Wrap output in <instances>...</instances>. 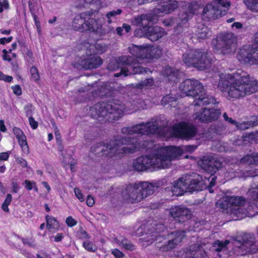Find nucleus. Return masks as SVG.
I'll list each match as a JSON object with an SVG mask.
<instances>
[{
  "label": "nucleus",
  "instance_id": "obj_56",
  "mask_svg": "<svg viewBox=\"0 0 258 258\" xmlns=\"http://www.w3.org/2000/svg\"><path fill=\"white\" fill-rule=\"evenodd\" d=\"M9 8V2L8 0H2L0 2V13H2L4 9H7Z\"/></svg>",
  "mask_w": 258,
  "mask_h": 258
},
{
  "label": "nucleus",
  "instance_id": "obj_31",
  "mask_svg": "<svg viewBox=\"0 0 258 258\" xmlns=\"http://www.w3.org/2000/svg\"><path fill=\"white\" fill-rule=\"evenodd\" d=\"M164 76L168 77V80L176 82L178 79L179 72L178 70L174 69L169 66L166 67L162 71Z\"/></svg>",
  "mask_w": 258,
  "mask_h": 258
},
{
  "label": "nucleus",
  "instance_id": "obj_48",
  "mask_svg": "<svg viewBox=\"0 0 258 258\" xmlns=\"http://www.w3.org/2000/svg\"><path fill=\"white\" fill-rule=\"evenodd\" d=\"M30 73L31 78L34 81H37L39 79V75L37 68L35 67H32L30 69Z\"/></svg>",
  "mask_w": 258,
  "mask_h": 258
},
{
  "label": "nucleus",
  "instance_id": "obj_6",
  "mask_svg": "<svg viewBox=\"0 0 258 258\" xmlns=\"http://www.w3.org/2000/svg\"><path fill=\"white\" fill-rule=\"evenodd\" d=\"M179 89L184 94L195 98V106L215 104L216 99L212 96L207 95L201 83L195 79H186L182 82Z\"/></svg>",
  "mask_w": 258,
  "mask_h": 258
},
{
  "label": "nucleus",
  "instance_id": "obj_63",
  "mask_svg": "<svg viewBox=\"0 0 258 258\" xmlns=\"http://www.w3.org/2000/svg\"><path fill=\"white\" fill-rule=\"evenodd\" d=\"M9 157V154L8 152L0 153V160H7Z\"/></svg>",
  "mask_w": 258,
  "mask_h": 258
},
{
  "label": "nucleus",
  "instance_id": "obj_62",
  "mask_svg": "<svg viewBox=\"0 0 258 258\" xmlns=\"http://www.w3.org/2000/svg\"><path fill=\"white\" fill-rule=\"evenodd\" d=\"M223 117L226 121H227L231 124H235L236 123V122L234 120L232 119V118L228 117L226 113H224L223 114Z\"/></svg>",
  "mask_w": 258,
  "mask_h": 258
},
{
  "label": "nucleus",
  "instance_id": "obj_38",
  "mask_svg": "<svg viewBox=\"0 0 258 258\" xmlns=\"http://www.w3.org/2000/svg\"><path fill=\"white\" fill-rule=\"evenodd\" d=\"M111 88L110 86L104 85L101 86L100 88L95 91V95L99 96L101 97H107L111 95Z\"/></svg>",
  "mask_w": 258,
  "mask_h": 258
},
{
  "label": "nucleus",
  "instance_id": "obj_29",
  "mask_svg": "<svg viewBox=\"0 0 258 258\" xmlns=\"http://www.w3.org/2000/svg\"><path fill=\"white\" fill-rule=\"evenodd\" d=\"M102 59L100 57L94 56L82 61V68L85 70L96 69L102 63Z\"/></svg>",
  "mask_w": 258,
  "mask_h": 258
},
{
  "label": "nucleus",
  "instance_id": "obj_54",
  "mask_svg": "<svg viewBox=\"0 0 258 258\" xmlns=\"http://www.w3.org/2000/svg\"><path fill=\"white\" fill-rule=\"evenodd\" d=\"M162 23L165 26H170L173 25L175 23H176V19H175L174 18L165 19L163 21Z\"/></svg>",
  "mask_w": 258,
  "mask_h": 258
},
{
  "label": "nucleus",
  "instance_id": "obj_45",
  "mask_svg": "<svg viewBox=\"0 0 258 258\" xmlns=\"http://www.w3.org/2000/svg\"><path fill=\"white\" fill-rule=\"evenodd\" d=\"M151 51L150 53L151 54V58H159L162 54L163 50L162 49L159 47L157 46L156 47H153L150 46Z\"/></svg>",
  "mask_w": 258,
  "mask_h": 258
},
{
  "label": "nucleus",
  "instance_id": "obj_58",
  "mask_svg": "<svg viewBox=\"0 0 258 258\" xmlns=\"http://www.w3.org/2000/svg\"><path fill=\"white\" fill-rule=\"evenodd\" d=\"M29 122L31 128L33 130H35L37 127L38 122L36 121L32 116H29Z\"/></svg>",
  "mask_w": 258,
  "mask_h": 258
},
{
  "label": "nucleus",
  "instance_id": "obj_41",
  "mask_svg": "<svg viewBox=\"0 0 258 258\" xmlns=\"http://www.w3.org/2000/svg\"><path fill=\"white\" fill-rule=\"evenodd\" d=\"M247 8L254 13H258V0H243Z\"/></svg>",
  "mask_w": 258,
  "mask_h": 258
},
{
  "label": "nucleus",
  "instance_id": "obj_61",
  "mask_svg": "<svg viewBox=\"0 0 258 258\" xmlns=\"http://www.w3.org/2000/svg\"><path fill=\"white\" fill-rule=\"evenodd\" d=\"M17 161L18 163L20 164L23 167H26L27 166V161L21 157H19L17 159Z\"/></svg>",
  "mask_w": 258,
  "mask_h": 258
},
{
  "label": "nucleus",
  "instance_id": "obj_23",
  "mask_svg": "<svg viewBox=\"0 0 258 258\" xmlns=\"http://www.w3.org/2000/svg\"><path fill=\"white\" fill-rule=\"evenodd\" d=\"M199 165L205 171L212 174L221 167L222 163L216 158L207 157L200 161Z\"/></svg>",
  "mask_w": 258,
  "mask_h": 258
},
{
  "label": "nucleus",
  "instance_id": "obj_19",
  "mask_svg": "<svg viewBox=\"0 0 258 258\" xmlns=\"http://www.w3.org/2000/svg\"><path fill=\"white\" fill-rule=\"evenodd\" d=\"M221 114L220 109L214 108H203L195 114V118L202 122L209 123L215 121L219 117Z\"/></svg>",
  "mask_w": 258,
  "mask_h": 258
},
{
  "label": "nucleus",
  "instance_id": "obj_52",
  "mask_svg": "<svg viewBox=\"0 0 258 258\" xmlns=\"http://www.w3.org/2000/svg\"><path fill=\"white\" fill-rule=\"evenodd\" d=\"M66 224L69 227H73L77 224V221L72 216H69L66 219Z\"/></svg>",
  "mask_w": 258,
  "mask_h": 258
},
{
  "label": "nucleus",
  "instance_id": "obj_36",
  "mask_svg": "<svg viewBox=\"0 0 258 258\" xmlns=\"http://www.w3.org/2000/svg\"><path fill=\"white\" fill-rule=\"evenodd\" d=\"M241 162L247 164H258V153L244 156L241 158Z\"/></svg>",
  "mask_w": 258,
  "mask_h": 258
},
{
  "label": "nucleus",
  "instance_id": "obj_14",
  "mask_svg": "<svg viewBox=\"0 0 258 258\" xmlns=\"http://www.w3.org/2000/svg\"><path fill=\"white\" fill-rule=\"evenodd\" d=\"M197 148L196 146L188 145L182 147L166 146L162 148L165 158L169 168L172 162L178 159L184 152L192 153Z\"/></svg>",
  "mask_w": 258,
  "mask_h": 258
},
{
  "label": "nucleus",
  "instance_id": "obj_3",
  "mask_svg": "<svg viewBox=\"0 0 258 258\" xmlns=\"http://www.w3.org/2000/svg\"><path fill=\"white\" fill-rule=\"evenodd\" d=\"M162 224L156 225L155 232L152 231L147 237L140 239L142 246H147L155 241V245L161 251H167L175 248L185 236L184 231H176L169 233L166 237L158 234L164 229Z\"/></svg>",
  "mask_w": 258,
  "mask_h": 258
},
{
  "label": "nucleus",
  "instance_id": "obj_49",
  "mask_svg": "<svg viewBox=\"0 0 258 258\" xmlns=\"http://www.w3.org/2000/svg\"><path fill=\"white\" fill-rule=\"evenodd\" d=\"M13 132L17 139L22 138L23 136H26L23 132L18 127H15L13 129Z\"/></svg>",
  "mask_w": 258,
  "mask_h": 258
},
{
  "label": "nucleus",
  "instance_id": "obj_5",
  "mask_svg": "<svg viewBox=\"0 0 258 258\" xmlns=\"http://www.w3.org/2000/svg\"><path fill=\"white\" fill-rule=\"evenodd\" d=\"M125 110L124 104L119 101L97 103L90 108V113L92 118L98 119L104 118L106 120L118 119Z\"/></svg>",
  "mask_w": 258,
  "mask_h": 258
},
{
  "label": "nucleus",
  "instance_id": "obj_39",
  "mask_svg": "<svg viewBox=\"0 0 258 258\" xmlns=\"http://www.w3.org/2000/svg\"><path fill=\"white\" fill-rule=\"evenodd\" d=\"M122 13V10L118 9L116 10H112L106 13L105 17L108 24L113 22V20L116 18V16L120 15Z\"/></svg>",
  "mask_w": 258,
  "mask_h": 258
},
{
  "label": "nucleus",
  "instance_id": "obj_16",
  "mask_svg": "<svg viewBox=\"0 0 258 258\" xmlns=\"http://www.w3.org/2000/svg\"><path fill=\"white\" fill-rule=\"evenodd\" d=\"M171 132L175 137L189 140L196 136L197 130L196 127L191 124L180 122L172 127Z\"/></svg>",
  "mask_w": 258,
  "mask_h": 258
},
{
  "label": "nucleus",
  "instance_id": "obj_18",
  "mask_svg": "<svg viewBox=\"0 0 258 258\" xmlns=\"http://www.w3.org/2000/svg\"><path fill=\"white\" fill-rule=\"evenodd\" d=\"M237 57L242 63L257 64H258V47L250 48L249 46H244L238 52Z\"/></svg>",
  "mask_w": 258,
  "mask_h": 258
},
{
  "label": "nucleus",
  "instance_id": "obj_9",
  "mask_svg": "<svg viewBox=\"0 0 258 258\" xmlns=\"http://www.w3.org/2000/svg\"><path fill=\"white\" fill-rule=\"evenodd\" d=\"M182 59L186 65L201 71L210 68L213 61L211 54L201 49L187 50L183 54Z\"/></svg>",
  "mask_w": 258,
  "mask_h": 258
},
{
  "label": "nucleus",
  "instance_id": "obj_59",
  "mask_svg": "<svg viewBox=\"0 0 258 258\" xmlns=\"http://www.w3.org/2000/svg\"><path fill=\"white\" fill-rule=\"evenodd\" d=\"M114 31V28L111 26H108L107 27L104 28L102 30V32H101L102 35H105L106 34H108L111 33V32Z\"/></svg>",
  "mask_w": 258,
  "mask_h": 258
},
{
  "label": "nucleus",
  "instance_id": "obj_60",
  "mask_svg": "<svg viewBox=\"0 0 258 258\" xmlns=\"http://www.w3.org/2000/svg\"><path fill=\"white\" fill-rule=\"evenodd\" d=\"M95 202L93 197L91 196H88L86 204L89 207H92L94 205Z\"/></svg>",
  "mask_w": 258,
  "mask_h": 258
},
{
  "label": "nucleus",
  "instance_id": "obj_34",
  "mask_svg": "<svg viewBox=\"0 0 258 258\" xmlns=\"http://www.w3.org/2000/svg\"><path fill=\"white\" fill-rule=\"evenodd\" d=\"M114 242L118 245H122L125 249L133 250L135 249V246L125 238L119 236L114 239Z\"/></svg>",
  "mask_w": 258,
  "mask_h": 258
},
{
  "label": "nucleus",
  "instance_id": "obj_64",
  "mask_svg": "<svg viewBox=\"0 0 258 258\" xmlns=\"http://www.w3.org/2000/svg\"><path fill=\"white\" fill-rule=\"evenodd\" d=\"M63 237V235L62 233H57L54 237V240L55 242H59L62 240Z\"/></svg>",
  "mask_w": 258,
  "mask_h": 258
},
{
  "label": "nucleus",
  "instance_id": "obj_4",
  "mask_svg": "<svg viewBox=\"0 0 258 258\" xmlns=\"http://www.w3.org/2000/svg\"><path fill=\"white\" fill-rule=\"evenodd\" d=\"M154 21V18L151 14L141 15L134 17L132 20V24L141 28L137 29L135 35L137 37H145L154 42L167 35V32L159 26H149V23Z\"/></svg>",
  "mask_w": 258,
  "mask_h": 258
},
{
  "label": "nucleus",
  "instance_id": "obj_47",
  "mask_svg": "<svg viewBox=\"0 0 258 258\" xmlns=\"http://www.w3.org/2000/svg\"><path fill=\"white\" fill-rule=\"evenodd\" d=\"M84 248L89 252H94L97 250V247L90 241H86L83 242Z\"/></svg>",
  "mask_w": 258,
  "mask_h": 258
},
{
  "label": "nucleus",
  "instance_id": "obj_33",
  "mask_svg": "<svg viewBox=\"0 0 258 258\" xmlns=\"http://www.w3.org/2000/svg\"><path fill=\"white\" fill-rule=\"evenodd\" d=\"M226 201L232 208H237L243 206L245 200L241 196H233L227 197Z\"/></svg>",
  "mask_w": 258,
  "mask_h": 258
},
{
  "label": "nucleus",
  "instance_id": "obj_46",
  "mask_svg": "<svg viewBox=\"0 0 258 258\" xmlns=\"http://www.w3.org/2000/svg\"><path fill=\"white\" fill-rule=\"evenodd\" d=\"M12 200V195L10 194H8L7 195L5 201L2 205V209L4 211H5L6 212H9L10 210L8 208V206L11 204Z\"/></svg>",
  "mask_w": 258,
  "mask_h": 258
},
{
  "label": "nucleus",
  "instance_id": "obj_12",
  "mask_svg": "<svg viewBox=\"0 0 258 258\" xmlns=\"http://www.w3.org/2000/svg\"><path fill=\"white\" fill-rule=\"evenodd\" d=\"M230 6L227 0H213L204 8L202 17L205 20H215L225 15Z\"/></svg>",
  "mask_w": 258,
  "mask_h": 258
},
{
  "label": "nucleus",
  "instance_id": "obj_32",
  "mask_svg": "<svg viewBox=\"0 0 258 258\" xmlns=\"http://www.w3.org/2000/svg\"><path fill=\"white\" fill-rule=\"evenodd\" d=\"M107 46L105 44L96 43L90 44L88 50V54H102L106 51Z\"/></svg>",
  "mask_w": 258,
  "mask_h": 258
},
{
  "label": "nucleus",
  "instance_id": "obj_25",
  "mask_svg": "<svg viewBox=\"0 0 258 258\" xmlns=\"http://www.w3.org/2000/svg\"><path fill=\"white\" fill-rule=\"evenodd\" d=\"M186 258H209L204 249L199 244H193L189 246L184 252Z\"/></svg>",
  "mask_w": 258,
  "mask_h": 258
},
{
  "label": "nucleus",
  "instance_id": "obj_17",
  "mask_svg": "<svg viewBox=\"0 0 258 258\" xmlns=\"http://www.w3.org/2000/svg\"><path fill=\"white\" fill-rule=\"evenodd\" d=\"M124 64L118 61V59L117 60L112 61L110 62L108 66V69L110 71H115L119 68H121V70L119 73H116L114 75L115 77H118L121 75H124L126 77L131 74H142L143 73H147L150 72V70L148 68H145L137 65L131 68L130 69L128 68L122 67ZM124 66H125L124 64Z\"/></svg>",
  "mask_w": 258,
  "mask_h": 258
},
{
  "label": "nucleus",
  "instance_id": "obj_11",
  "mask_svg": "<svg viewBox=\"0 0 258 258\" xmlns=\"http://www.w3.org/2000/svg\"><path fill=\"white\" fill-rule=\"evenodd\" d=\"M129 51L133 56H123L118 58V61L125 65L133 66L137 63H140V59L144 58H151L150 46H138L132 45L130 46Z\"/></svg>",
  "mask_w": 258,
  "mask_h": 258
},
{
  "label": "nucleus",
  "instance_id": "obj_40",
  "mask_svg": "<svg viewBox=\"0 0 258 258\" xmlns=\"http://www.w3.org/2000/svg\"><path fill=\"white\" fill-rule=\"evenodd\" d=\"M258 124V117L252 116L247 122H243L239 125V128L241 130H245L249 128L250 126H256Z\"/></svg>",
  "mask_w": 258,
  "mask_h": 258
},
{
  "label": "nucleus",
  "instance_id": "obj_10",
  "mask_svg": "<svg viewBox=\"0 0 258 258\" xmlns=\"http://www.w3.org/2000/svg\"><path fill=\"white\" fill-rule=\"evenodd\" d=\"M72 26L75 30L80 32L99 33L102 25L99 19L93 18L92 14L87 12L76 15L73 19Z\"/></svg>",
  "mask_w": 258,
  "mask_h": 258
},
{
  "label": "nucleus",
  "instance_id": "obj_2",
  "mask_svg": "<svg viewBox=\"0 0 258 258\" xmlns=\"http://www.w3.org/2000/svg\"><path fill=\"white\" fill-rule=\"evenodd\" d=\"M218 88L229 100L239 99L258 90V81L246 72L238 70L219 75Z\"/></svg>",
  "mask_w": 258,
  "mask_h": 258
},
{
  "label": "nucleus",
  "instance_id": "obj_20",
  "mask_svg": "<svg viewBox=\"0 0 258 258\" xmlns=\"http://www.w3.org/2000/svg\"><path fill=\"white\" fill-rule=\"evenodd\" d=\"M244 176L255 177L247 192V196L249 199L256 201L250 205V207L253 210H258V171H248Z\"/></svg>",
  "mask_w": 258,
  "mask_h": 258
},
{
  "label": "nucleus",
  "instance_id": "obj_7",
  "mask_svg": "<svg viewBox=\"0 0 258 258\" xmlns=\"http://www.w3.org/2000/svg\"><path fill=\"white\" fill-rule=\"evenodd\" d=\"M162 148L152 155L141 156L133 161V167L138 171H144L148 169L157 170L169 168Z\"/></svg>",
  "mask_w": 258,
  "mask_h": 258
},
{
  "label": "nucleus",
  "instance_id": "obj_57",
  "mask_svg": "<svg viewBox=\"0 0 258 258\" xmlns=\"http://www.w3.org/2000/svg\"><path fill=\"white\" fill-rule=\"evenodd\" d=\"M111 253L116 258H122L124 256L123 253L117 248L113 249Z\"/></svg>",
  "mask_w": 258,
  "mask_h": 258
},
{
  "label": "nucleus",
  "instance_id": "obj_42",
  "mask_svg": "<svg viewBox=\"0 0 258 258\" xmlns=\"http://www.w3.org/2000/svg\"><path fill=\"white\" fill-rule=\"evenodd\" d=\"M177 100V99L173 97L172 94H168L162 98L161 103L163 105L169 104L170 106L174 107Z\"/></svg>",
  "mask_w": 258,
  "mask_h": 258
},
{
  "label": "nucleus",
  "instance_id": "obj_55",
  "mask_svg": "<svg viewBox=\"0 0 258 258\" xmlns=\"http://www.w3.org/2000/svg\"><path fill=\"white\" fill-rule=\"evenodd\" d=\"M33 109V107L31 104L26 105L24 107V110L25 111L26 115L27 116H31L32 113Z\"/></svg>",
  "mask_w": 258,
  "mask_h": 258
},
{
  "label": "nucleus",
  "instance_id": "obj_26",
  "mask_svg": "<svg viewBox=\"0 0 258 258\" xmlns=\"http://www.w3.org/2000/svg\"><path fill=\"white\" fill-rule=\"evenodd\" d=\"M230 241L226 240L224 241L217 240L213 245L212 251L216 253L217 256L215 258H227L228 250L227 246Z\"/></svg>",
  "mask_w": 258,
  "mask_h": 258
},
{
  "label": "nucleus",
  "instance_id": "obj_44",
  "mask_svg": "<svg viewBox=\"0 0 258 258\" xmlns=\"http://www.w3.org/2000/svg\"><path fill=\"white\" fill-rule=\"evenodd\" d=\"M18 144L21 147L22 151L24 154H28L29 153V148L27 142L26 136H23L22 138L17 139Z\"/></svg>",
  "mask_w": 258,
  "mask_h": 258
},
{
  "label": "nucleus",
  "instance_id": "obj_21",
  "mask_svg": "<svg viewBox=\"0 0 258 258\" xmlns=\"http://www.w3.org/2000/svg\"><path fill=\"white\" fill-rule=\"evenodd\" d=\"M138 187V183L127 186L122 193L123 199L132 203L141 202L143 200L142 196Z\"/></svg>",
  "mask_w": 258,
  "mask_h": 258
},
{
  "label": "nucleus",
  "instance_id": "obj_35",
  "mask_svg": "<svg viewBox=\"0 0 258 258\" xmlns=\"http://www.w3.org/2000/svg\"><path fill=\"white\" fill-rule=\"evenodd\" d=\"M45 219L46 221V227L50 231L58 229L59 223L54 217L46 215Z\"/></svg>",
  "mask_w": 258,
  "mask_h": 258
},
{
  "label": "nucleus",
  "instance_id": "obj_24",
  "mask_svg": "<svg viewBox=\"0 0 258 258\" xmlns=\"http://www.w3.org/2000/svg\"><path fill=\"white\" fill-rule=\"evenodd\" d=\"M196 6L191 3L186 4L179 14L178 18L176 19V24L180 26L191 19L195 13L196 8L195 7Z\"/></svg>",
  "mask_w": 258,
  "mask_h": 258
},
{
  "label": "nucleus",
  "instance_id": "obj_53",
  "mask_svg": "<svg viewBox=\"0 0 258 258\" xmlns=\"http://www.w3.org/2000/svg\"><path fill=\"white\" fill-rule=\"evenodd\" d=\"M12 89L13 90V93L19 96L22 94V90L20 86L18 85H16L12 87Z\"/></svg>",
  "mask_w": 258,
  "mask_h": 258
},
{
  "label": "nucleus",
  "instance_id": "obj_43",
  "mask_svg": "<svg viewBox=\"0 0 258 258\" xmlns=\"http://www.w3.org/2000/svg\"><path fill=\"white\" fill-rule=\"evenodd\" d=\"M153 84V79L152 78H148L143 81H142L138 84H136V85H135L134 87L139 89H143L148 88L152 86Z\"/></svg>",
  "mask_w": 258,
  "mask_h": 258
},
{
  "label": "nucleus",
  "instance_id": "obj_13",
  "mask_svg": "<svg viewBox=\"0 0 258 258\" xmlns=\"http://www.w3.org/2000/svg\"><path fill=\"white\" fill-rule=\"evenodd\" d=\"M215 48L223 54H230L236 49V39L231 33L220 34L217 37Z\"/></svg>",
  "mask_w": 258,
  "mask_h": 258
},
{
  "label": "nucleus",
  "instance_id": "obj_8",
  "mask_svg": "<svg viewBox=\"0 0 258 258\" xmlns=\"http://www.w3.org/2000/svg\"><path fill=\"white\" fill-rule=\"evenodd\" d=\"M206 184L200 175H185L173 182L171 190L173 195L181 196L185 192L202 190Z\"/></svg>",
  "mask_w": 258,
  "mask_h": 258
},
{
  "label": "nucleus",
  "instance_id": "obj_37",
  "mask_svg": "<svg viewBox=\"0 0 258 258\" xmlns=\"http://www.w3.org/2000/svg\"><path fill=\"white\" fill-rule=\"evenodd\" d=\"M211 32L209 28L204 26L201 25L199 26L196 31V36L198 39H205L209 37Z\"/></svg>",
  "mask_w": 258,
  "mask_h": 258
},
{
  "label": "nucleus",
  "instance_id": "obj_51",
  "mask_svg": "<svg viewBox=\"0 0 258 258\" xmlns=\"http://www.w3.org/2000/svg\"><path fill=\"white\" fill-rule=\"evenodd\" d=\"M24 183L25 187L28 190H31L36 183L34 181L29 180H25Z\"/></svg>",
  "mask_w": 258,
  "mask_h": 258
},
{
  "label": "nucleus",
  "instance_id": "obj_15",
  "mask_svg": "<svg viewBox=\"0 0 258 258\" xmlns=\"http://www.w3.org/2000/svg\"><path fill=\"white\" fill-rule=\"evenodd\" d=\"M256 242L253 237L244 235L237 236L233 242L234 252L237 255H244L251 249H254Z\"/></svg>",
  "mask_w": 258,
  "mask_h": 258
},
{
  "label": "nucleus",
  "instance_id": "obj_50",
  "mask_svg": "<svg viewBox=\"0 0 258 258\" xmlns=\"http://www.w3.org/2000/svg\"><path fill=\"white\" fill-rule=\"evenodd\" d=\"M74 192H75V196L77 197L78 199L80 202H83L84 201V196L79 188H74Z\"/></svg>",
  "mask_w": 258,
  "mask_h": 258
},
{
  "label": "nucleus",
  "instance_id": "obj_30",
  "mask_svg": "<svg viewBox=\"0 0 258 258\" xmlns=\"http://www.w3.org/2000/svg\"><path fill=\"white\" fill-rule=\"evenodd\" d=\"M138 184L143 199L152 195L157 187L152 183L146 181L138 182Z\"/></svg>",
  "mask_w": 258,
  "mask_h": 258
},
{
  "label": "nucleus",
  "instance_id": "obj_27",
  "mask_svg": "<svg viewBox=\"0 0 258 258\" xmlns=\"http://www.w3.org/2000/svg\"><path fill=\"white\" fill-rule=\"evenodd\" d=\"M231 213L236 216L237 219H241L245 217H253L258 214V210L252 209L250 205L246 209L242 206L237 208H232Z\"/></svg>",
  "mask_w": 258,
  "mask_h": 258
},
{
  "label": "nucleus",
  "instance_id": "obj_22",
  "mask_svg": "<svg viewBox=\"0 0 258 258\" xmlns=\"http://www.w3.org/2000/svg\"><path fill=\"white\" fill-rule=\"evenodd\" d=\"M179 4L175 0H162L160 5L154 9V13L158 16L172 12L178 8Z\"/></svg>",
  "mask_w": 258,
  "mask_h": 258
},
{
  "label": "nucleus",
  "instance_id": "obj_1",
  "mask_svg": "<svg viewBox=\"0 0 258 258\" xmlns=\"http://www.w3.org/2000/svg\"><path fill=\"white\" fill-rule=\"evenodd\" d=\"M167 125L166 120L155 117L146 123L123 127L121 133L124 136L123 137L118 138L108 144L100 145L98 148L102 152V155L109 157H120L124 154L133 153L140 147L145 146L144 144H141L139 137L155 134L162 135Z\"/></svg>",
  "mask_w": 258,
  "mask_h": 258
},
{
  "label": "nucleus",
  "instance_id": "obj_28",
  "mask_svg": "<svg viewBox=\"0 0 258 258\" xmlns=\"http://www.w3.org/2000/svg\"><path fill=\"white\" fill-rule=\"evenodd\" d=\"M170 214L174 219L179 218V222H183L190 217L189 211L187 208L181 207H175L171 208Z\"/></svg>",
  "mask_w": 258,
  "mask_h": 258
}]
</instances>
